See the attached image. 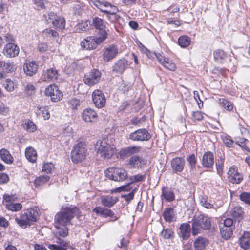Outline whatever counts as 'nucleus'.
<instances>
[{
  "instance_id": "nucleus-14",
  "label": "nucleus",
  "mask_w": 250,
  "mask_h": 250,
  "mask_svg": "<svg viewBox=\"0 0 250 250\" xmlns=\"http://www.w3.org/2000/svg\"><path fill=\"white\" fill-rule=\"evenodd\" d=\"M228 178L229 181L233 184H239L242 181L243 176L239 173L237 167L232 166L228 171Z\"/></svg>"
},
{
  "instance_id": "nucleus-56",
  "label": "nucleus",
  "mask_w": 250,
  "mask_h": 250,
  "mask_svg": "<svg viewBox=\"0 0 250 250\" xmlns=\"http://www.w3.org/2000/svg\"><path fill=\"white\" fill-rule=\"evenodd\" d=\"M54 169V165L52 163H46L43 164L42 170L46 173H50Z\"/></svg>"
},
{
  "instance_id": "nucleus-9",
  "label": "nucleus",
  "mask_w": 250,
  "mask_h": 250,
  "mask_svg": "<svg viewBox=\"0 0 250 250\" xmlns=\"http://www.w3.org/2000/svg\"><path fill=\"white\" fill-rule=\"evenodd\" d=\"M46 21L48 23H51L55 28L63 29L65 26V20L62 16H58L53 12H50L46 18Z\"/></svg>"
},
{
  "instance_id": "nucleus-53",
  "label": "nucleus",
  "mask_w": 250,
  "mask_h": 250,
  "mask_svg": "<svg viewBox=\"0 0 250 250\" xmlns=\"http://www.w3.org/2000/svg\"><path fill=\"white\" fill-rule=\"evenodd\" d=\"M68 104L72 110H77L80 105V102L78 99L72 98L68 101Z\"/></svg>"
},
{
  "instance_id": "nucleus-4",
  "label": "nucleus",
  "mask_w": 250,
  "mask_h": 250,
  "mask_svg": "<svg viewBox=\"0 0 250 250\" xmlns=\"http://www.w3.org/2000/svg\"><path fill=\"white\" fill-rule=\"evenodd\" d=\"M210 228V220L208 217L200 214L193 219L192 224V233L193 235L196 236L199 233L201 229L208 230Z\"/></svg>"
},
{
  "instance_id": "nucleus-63",
  "label": "nucleus",
  "mask_w": 250,
  "mask_h": 250,
  "mask_svg": "<svg viewBox=\"0 0 250 250\" xmlns=\"http://www.w3.org/2000/svg\"><path fill=\"white\" fill-rule=\"evenodd\" d=\"M135 189H132V191L128 193V194L122 195V197L125 199V200L129 203L130 201H131L134 196Z\"/></svg>"
},
{
  "instance_id": "nucleus-27",
  "label": "nucleus",
  "mask_w": 250,
  "mask_h": 250,
  "mask_svg": "<svg viewBox=\"0 0 250 250\" xmlns=\"http://www.w3.org/2000/svg\"><path fill=\"white\" fill-rule=\"evenodd\" d=\"M208 244V240L207 238L199 236L194 242V247L195 250H204Z\"/></svg>"
},
{
  "instance_id": "nucleus-49",
  "label": "nucleus",
  "mask_w": 250,
  "mask_h": 250,
  "mask_svg": "<svg viewBox=\"0 0 250 250\" xmlns=\"http://www.w3.org/2000/svg\"><path fill=\"white\" fill-rule=\"evenodd\" d=\"M233 220L230 218H226L225 219H221L219 221V227L223 228H233L232 227Z\"/></svg>"
},
{
  "instance_id": "nucleus-16",
  "label": "nucleus",
  "mask_w": 250,
  "mask_h": 250,
  "mask_svg": "<svg viewBox=\"0 0 250 250\" xmlns=\"http://www.w3.org/2000/svg\"><path fill=\"white\" fill-rule=\"evenodd\" d=\"M118 53V48L113 45H110L104 50L103 59L105 62H108L114 58Z\"/></svg>"
},
{
  "instance_id": "nucleus-33",
  "label": "nucleus",
  "mask_w": 250,
  "mask_h": 250,
  "mask_svg": "<svg viewBox=\"0 0 250 250\" xmlns=\"http://www.w3.org/2000/svg\"><path fill=\"white\" fill-rule=\"evenodd\" d=\"M36 113L37 116H41L44 120H48L50 118V113L46 106L38 105L36 106Z\"/></svg>"
},
{
  "instance_id": "nucleus-54",
  "label": "nucleus",
  "mask_w": 250,
  "mask_h": 250,
  "mask_svg": "<svg viewBox=\"0 0 250 250\" xmlns=\"http://www.w3.org/2000/svg\"><path fill=\"white\" fill-rule=\"evenodd\" d=\"M221 138L223 143L227 147H231L233 146V141L229 136L223 135L221 136Z\"/></svg>"
},
{
  "instance_id": "nucleus-32",
  "label": "nucleus",
  "mask_w": 250,
  "mask_h": 250,
  "mask_svg": "<svg viewBox=\"0 0 250 250\" xmlns=\"http://www.w3.org/2000/svg\"><path fill=\"white\" fill-rule=\"evenodd\" d=\"M240 245L244 250L250 247V233L244 232L243 235L239 239Z\"/></svg>"
},
{
  "instance_id": "nucleus-60",
  "label": "nucleus",
  "mask_w": 250,
  "mask_h": 250,
  "mask_svg": "<svg viewBox=\"0 0 250 250\" xmlns=\"http://www.w3.org/2000/svg\"><path fill=\"white\" fill-rule=\"evenodd\" d=\"M191 169L195 168L196 160L194 154H192L188 157L187 159Z\"/></svg>"
},
{
  "instance_id": "nucleus-62",
  "label": "nucleus",
  "mask_w": 250,
  "mask_h": 250,
  "mask_svg": "<svg viewBox=\"0 0 250 250\" xmlns=\"http://www.w3.org/2000/svg\"><path fill=\"white\" fill-rule=\"evenodd\" d=\"M193 94H194V98L195 99L196 101L197 102L199 107L200 108H201V107H203V102L201 100V99L200 98L199 94L198 91H194L193 92Z\"/></svg>"
},
{
  "instance_id": "nucleus-42",
  "label": "nucleus",
  "mask_w": 250,
  "mask_h": 250,
  "mask_svg": "<svg viewBox=\"0 0 250 250\" xmlns=\"http://www.w3.org/2000/svg\"><path fill=\"white\" fill-rule=\"evenodd\" d=\"M67 225H61L58 224H55V227L57 229L56 233L60 236L66 237L68 234V228Z\"/></svg>"
},
{
  "instance_id": "nucleus-34",
  "label": "nucleus",
  "mask_w": 250,
  "mask_h": 250,
  "mask_svg": "<svg viewBox=\"0 0 250 250\" xmlns=\"http://www.w3.org/2000/svg\"><path fill=\"white\" fill-rule=\"evenodd\" d=\"M93 24L95 27L100 31V34L99 36H102L103 31L106 32L105 30V25L101 19L98 17L94 18L93 19Z\"/></svg>"
},
{
  "instance_id": "nucleus-10",
  "label": "nucleus",
  "mask_w": 250,
  "mask_h": 250,
  "mask_svg": "<svg viewBox=\"0 0 250 250\" xmlns=\"http://www.w3.org/2000/svg\"><path fill=\"white\" fill-rule=\"evenodd\" d=\"M44 93L46 96H50L51 101L53 102L59 101L63 97L62 92L55 84L49 85L46 88Z\"/></svg>"
},
{
  "instance_id": "nucleus-58",
  "label": "nucleus",
  "mask_w": 250,
  "mask_h": 250,
  "mask_svg": "<svg viewBox=\"0 0 250 250\" xmlns=\"http://www.w3.org/2000/svg\"><path fill=\"white\" fill-rule=\"evenodd\" d=\"M145 177L146 176L145 175L137 174L131 176L129 179L131 183H133L135 182L143 181L145 180Z\"/></svg>"
},
{
  "instance_id": "nucleus-39",
  "label": "nucleus",
  "mask_w": 250,
  "mask_h": 250,
  "mask_svg": "<svg viewBox=\"0 0 250 250\" xmlns=\"http://www.w3.org/2000/svg\"><path fill=\"white\" fill-rule=\"evenodd\" d=\"M230 213L233 218L240 221L243 217L244 211L241 207H235L231 210Z\"/></svg>"
},
{
  "instance_id": "nucleus-36",
  "label": "nucleus",
  "mask_w": 250,
  "mask_h": 250,
  "mask_svg": "<svg viewBox=\"0 0 250 250\" xmlns=\"http://www.w3.org/2000/svg\"><path fill=\"white\" fill-rule=\"evenodd\" d=\"M163 216L166 221L169 223L175 220V216L173 209L171 208H166L163 212Z\"/></svg>"
},
{
  "instance_id": "nucleus-13",
  "label": "nucleus",
  "mask_w": 250,
  "mask_h": 250,
  "mask_svg": "<svg viewBox=\"0 0 250 250\" xmlns=\"http://www.w3.org/2000/svg\"><path fill=\"white\" fill-rule=\"evenodd\" d=\"M92 100L95 106L98 108L103 107L106 103V99L104 93L100 90L97 89L93 91Z\"/></svg>"
},
{
  "instance_id": "nucleus-6",
  "label": "nucleus",
  "mask_w": 250,
  "mask_h": 250,
  "mask_svg": "<svg viewBox=\"0 0 250 250\" xmlns=\"http://www.w3.org/2000/svg\"><path fill=\"white\" fill-rule=\"evenodd\" d=\"M105 176L110 180L121 182L127 177V172L123 168L118 167H109L105 171Z\"/></svg>"
},
{
  "instance_id": "nucleus-2",
  "label": "nucleus",
  "mask_w": 250,
  "mask_h": 250,
  "mask_svg": "<svg viewBox=\"0 0 250 250\" xmlns=\"http://www.w3.org/2000/svg\"><path fill=\"white\" fill-rule=\"evenodd\" d=\"M81 212L76 207H70L57 213L55 216V224L67 225L75 216H79Z\"/></svg>"
},
{
  "instance_id": "nucleus-40",
  "label": "nucleus",
  "mask_w": 250,
  "mask_h": 250,
  "mask_svg": "<svg viewBox=\"0 0 250 250\" xmlns=\"http://www.w3.org/2000/svg\"><path fill=\"white\" fill-rule=\"evenodd\" d=\"M42 35L44 38L52 39L58 37L59 34L57 31L52 29L46 28L43 31Z\"/></svg>"
},
{
  "instance_id": "nucleus-24",
  "label": "nucleus",
  "mask_w": 250,
  "mask_h": 250,
  "mask_svg": "<svg viewBox=\"0 0 250 250\" xmlns=\"http://www.w3.org/2000/svg\"><path fill=\"white\" fill-rule=\"evenodd\" d=\"M128 62L125 59L118 60L113 67V70L117 73H123L128 66Z\"/></svg>"
},
{
  "instance_id": "nucleus-45",
  "label": "nucleus",
  "mask_w": 250,
  "mask_h": 250,
  "mask_svg": "<svg viewBox=\"0 0 250 250\" xmlns=\"http://www.w3.org/2000/svg\"><path fill=\"white\" fill-rule=\"evenodd\" d=\"M2 64V68L4 72L6 73H10L14 71L16 69L15 65L13 62H5Z\"/></svg>"
},
{
  "instance_id": "nucleus-22",
  "label": "nucleus",
  "mask_w": 250,
  "mask_h": 250,
  "mask_svg": "<svg viewBox=\"0 0 250 250\" xmlns=\"http://www.w3.org/2000/svg\"><path fill=\"white\" fill-rule=\"evenodd\" d=\"M214 162V156L210 151L204 153L202 159V165L207 168H211L213 167Z\"/></svg>"
},
{
  "instance_id": "nucleus-5",
  "label": "nucleus",
  "mask_w": 250,
  "mask_h": 250,
  "mask_svg": "<svg viewBox=\"0 0 250 250\" xmlns=\"http://www.w3.org/2000/svg\"><path fill=\"white\" fill-rule=\"evenodd\" d=\"M86 145L83 142H79L73 147L71 153V158L73 163L77 164L84 160L86 156Z\"/></svg>"
},
{
  "instance_id": "nucleus-55",
  "label": "nucleus",
  "mask_w": 250,
  "mask_h": 250,
  "mask_svg": "<svg viewBox=\"0 0 250 250\" xmlns=\"http://www.w3.org/2000/svg\"><path fill=\"white\" fill-rule=\"evenodd\" d=\"M217 174L219 176H222L223 173L224 160L222 159L218 160L216 163Z\"/></svg>"
},
{
  "instance_id": "nucleus-15",
  "label": "nucleus",
  "mask_w": 250,
  "mask_h": 250,
  "mask_svg": "<svg viewBox=\"0 0 250 250\" xmlns=\"http://www.w3.org/2000/svg\"><path fill=\"white\" fill-rule=\"evenodd\" d=\"M19 50V47L17 45L9 42L4 47L3 54L7 57L13 58L18 55Z\"/></svg>"
},
{
  "instance_id": "nucleus-12",
  "label": "nucleus",
  "mask_w": 250,
  "mask_h": 250,
  "mask_svg": "<svg viewBox=\"0 0 250 250\" xmlns=\"http://www.w3.org/2000/svg\"><path fill=\"white\" fill-rule=\"evenodd\" d=\"M151 138L149 132L145 129H140L129 135V138L133 141H147Z\"/></svg>"
},
{
  "instance_id": "nucleus-51",
  "label": "nucleus",
  "mask_w": 250,
  "mask_h": 250,
  "mask_svg": "<svg viewBox=\"0 0 250 250\" xmlns=\"http://www.w3.org/2000/svg\"><path fill=\"white\" fill-rule=\"evenodd\" d=\"M14 82L10 79H6L3 82V86L4 88L8 92H12L14 90Z\"/></svg>"
},
{
  "instance_id": "nucleus-64",
  "label": "nucleus",
  "mask_w": 250,
  "mask_h": 250,
  "mask_svg": "<svg viewBox=\"0 0 250 250\" xmlns=\"http://www.w3.org/2000/svg\"><path fill=\"white\" fill-rule=\"evenodd\" d=\"M48 248L50 250H67L66 248L60 246H57L55 244H49Z\"/></svg>"
},
{
  "instance_id": "nucleus-37",
  "label": "nucleus",
  "mask_w": 250,
  "mask_h": 250,
  "mask_svg": "<svg viewBox=\"0 0 250 250\" xmlns=\"http://www.w3.org/2000/svg\"><path fill=\"white\" fill-rule=\"evenodd\" d=\"M221 237L225 240L229 239L232 234L234 228L219 227Z\"/></svg>"
},
{
  "instance_id": "nucleus-3",
  "label": "nucleus",
  "mask_w": 250,
  "mask_h": 250,
  "mask_svg": "<svg viewBox=\"0 0 250 250\" xmlns=\"http://www.w3.org/2000/svg\"><path fill=\"white\" fill-rule=\"evenodd\" d=\"M38 217L39 213L37 208H30L24 213L21 214L19 217H16L15 221L20 227L25 228L36 222Z\"/></svg>"
},
{
  "instance_id": "nucleus-41",
  "label": "nucleus",
  "mask_w": 250,
  "mask_h": 250,
  "mask_svg": "<svg viewBox=\"0 0 250 250\" xmlns=\"http://www.w3.org/2000/svg\"><path fill=\"white\" fill-rule=\"evenodd\" d=\"M58 78V73L56 70L50 68L47 70L44 75L43 79L45 81L55 80Z\"/></svg>"
},
{
  "instance_id": "nucleus-61",
  "label": "nucleus",
  "mask_w": 250,
  "mask_h": 250,
  "mask_svg": "<svg viewBox=\"0 0 250 250\" xmlns=\"http://www.w3.org/2000/svg\"><path fill=\"white\" fill-rule=\"evenodd\" d=\"M192 118L195 120L201 121L203 118V115L201 111H193L192 112Z\"/></svg>"
},
{
  "instance_id": "nucleus-23",
  "label": "nucleus",
  "mask_w": 250,
  "mask_h": 250,
  "mask_svg": "<svg viewBox=\"0 0 250 250\" xmlns=\"http://www.w3.org/2000/svg\"><path fill=\"white\" fill-rule=\"evenodd\" d=\"M141 151V147L138 146H129L123 148L120 152L122 158L128 157L131 155L138 153Z\"/></svg>"
},
{
  "instance_id": "nucleus-11",
  "label": "nucleus",
  "mask_w": 250,
  "mask_h": 250,
  "mask_svg": "<svg viewBox=\"0 0 250 250\" xmlns=\"http://www.w3.org/2000/svg\"><path fill=\"white\" fill-rule=\"evenodd\" d=\"M98 4H96L98 8L102 12L106 13L108 19H110L109 15L116 16V13L118 11V8L107 2H100L98 1Z\"/></svg>"
},
{
  "instance_id": "nucleus-59",
  "label": "nucleus",
  "mask_w": 250,
  "mask_h": 250,
  "mask_svg": "<svg viewBox=\"0 0 250 250\" xmlns=\"http://www.w3.org/2000/svg\"><path fill=\"white\" fill-rule=\"evenodd\" d=\"M35 4L40 9H44L48 4L46 0H35Z\"/></svg>"
},
{
  "instance_id": "nucleus-35",
  "label": "nucleus",
  "mask_w": 250,
  "mask_h": 250,
  "mask_svg": "<svg viewBox=\"0 0 250 250\" xmlns=\"http://www.w3.org/2000/svg\"><path fill=\"white\" fill-rule=\"evenodd\" d=\"M26 159L30 162L34 163L36 161L37 154L36 150L32 147H27L25 151Z\"/></svg>"
},
{
  "instance_id": "nucleus-52",
  "label": "nucleus",
  "mask_w": 250,
  "mask_h": 250,
  "mask_svg": "<svg viewBox=\"0 0 250 250\" xmlns=\"http://www.w3.org/2000/svg\"><path fill=\"white\" fill-rule=\"evenodd\" d=\"M161 235L164 239H170L174 237V232L170 229H164L161 233Z\"/></svg>"
},
{
  "instance_id": "nucleus-19",
  "label": "nucleus",
  "mask_w": 250,
  "mask_h": 250,
  "mask_svg": "<svg viewBox=\"0 0 250 250\" xmlns=\"http://www.w3.org/2000/svg\"><path fill=\"white\" fill-rule=\"evenodd\" d=\"M146 160L142 157L134 156L129 159V164L133 168H139L146 164Z\"/></svg>"
},
{
  "instance_id": "nucleus-7",
  "label": "nucleus",
  "mask_w": 250,
  "mask_h": 250,
  "mask_svg": "<svg viewBox=\"0 0 250 250\" xmlns=\"http://www.w3.org/2000/svg\"><path fill=\"white\" fill-rule=\"evenodd\" d=\"M107 36V32L103 31L102 36H98L95 38L94 37H87L83 41L81 42V45L82 48L87 50L95 49L98 44H100L106 39Z\"/></svg>"
},
{
  "instance_id": "nucleus-30",
  "label": "nucleus",
  "mask_w": 250,
  "mask_h": 250,
  "mask_svg": "<svg viewBox=\"0 0 250 250\" xmlns=\"http://www.w3.org/2000/svg\"><path fill=\"white\" fill-rule=\"evenodd\" d=\"M179 229L180 236L183 239H187L189 237L191 231L190 225L188 223H183L180 225Z\"/></svg>"
},
{
  "instance_id": "nucleus-43",
  "label": "nucleus",
  "mask_w": 250,
  "mask_h": 250,
  "mask_svg": "<svg viewBox=\"0 0 250 250\" xmlns=\"http://www.w3.org/2000/svg\"><path fill=\"white\" fill-rule=\"evenodd\" d=\"M132 84V82L129 81L127 79L123 80L120 83V90L123 92H127L131 88Z\"/></svg>"
},
{
  "instance_id": "nucleus-57",
  "label": "nucleus",
  "mask_w": 250,
  "mask_h": 250,
  "mask_svg": "<svg viewBox=\"0 0 250 250\" xmlns=\"http://www.w3.org/2000/svg\"><path fill=\"white\" fill-rule=\"evenodd\" d=\"M240 198L245 203L250 205V193L243 192L240 195Z\"/></svg>"
},
{
  "instance_id": "nucleus-48",
  "label": "nucleus",
  "mask_w": 250,
  "mask_h": 250,
  "mask_svg": "<svg viewBox=\"0 0 250 250\" xmlns=\"http://www.w3.org/2000/svg\"><path fill=\"white\" fill-rule=\"evenodd\" d=\"M50 177L48 175H42L37 177L34 180V185L36 187L40 186L43 184L48 182Z\"/></svg>"
},
{
  "instance_id": "nucleus-21",
  "label": "nucleus",
  "mask_w": 250,
  "mask_h": 250,
  "mask_svg": "<svg viewBox=\"0 0 250 250\" xmlns=\"http://www.w3.org/2000/svg\"><path fill=\"white\" fill-rule=\"evenodd\" d=\"M97 117V114L95 111L91 108L84 109L82 114L83 120L87 122H92L96 121Z\"/></svg>"
},
{
  "instance_id": "nucleus-26",
  "label": "nucleus",
  "mask_w": 250,
  "mask_h": 250,
  "mask_svg": "<svg viewBox=\"0 0 250 250\" xmlns=\"http://www.w3.org/2000/svg\"><path fill=\"white\" fill-rule=\"evenodd\" d=\"M161 199H165L166 201L171 202L175 199V195L170 189L168 187H163L162 188Z\"/></svg>"
},
{
  "instance_id": "nucleus-50",
  "label": "nucleus",
  "mask_w": 250,
  "mask_h": 250,
  "mask_svg": "<svg viewBox=\"0 0 250 250\" xmlns=\"http://www.w3.org/2000/svg\"><path fill=\"white\" fill-rule=\"evenodd\" d=\"M22 206L20 203H9L6 205V208L7 209L12 211H17L22 208Z\"/></svg>"
},
{
  "instance_id": "nucleus-1",
  "label": "nucleus",
  "mask_w": 250,
  "mask_h": 250,
  "mask_svg": "<svg viewBox=\"0 0 250 250\" xmlns=\"http://www.w3.org/2000/svg\"><path fill=\"white\" fill-rule=\"evenodd\" d=\"M95 148L97 152L104 158H110L116 152L115 145L107 137L99 139Z\"/></svg>"
},
{
  "instance_id": "nucleus-18",
  "label": "nucleus",
  "mask_w": 250,
  "mask_h": 250,
  "mask_svg": "<svg viewBox=\"0 0 250 250\" xmlns=\"http://www.w3.org/2000/svg\"><path fill=\"white\" fill-rule=\"evenodd\" d=\"M38 69V64L35 61L26 62L23 65L24 73L28 76H32L35 74Z\"/></svg>"
},
{
  "instance_id": "nucleus-29",
  "label": "nucleus",
  "mask_w": 250,
  "mask_h": 250,
  "mask_svg": "<svg viewBox=\"0 0 250 250\" xmlns=\"http://www.w3.org/2000/svg\"><path fill=\"white\" fill-rule=\"evenodd\" d=\"M118 200V198L117 197L108 195L103 197L101 198V203L104 207L110 208L113 206Z\"/></svg>"
},
{
  "instance_id": "nucleus-28",
  "label": "nucleus",
  "mask_w": 250,
  "mask_h": 250,
  "mask_svg": "<svg viewBox=\"0 0 250 250\" xmlns=\"http://www.w3.org/2000/svg\"><path fill=\"white\" fill-rule=\"evenodd\" d=\"M228 56L225 52L220 49H217L214 51L213 58L214 60L220 63H223L226 61Z\"/></svg>"
},
{
  "instance_id": "nucleus-20",
  "label": "nucleus",
  "mask_w": 250,
  "mask_h": 250,
  "mask_svg": "<svg viewBox=\"0 0 250 250\" xmlns=\"http://www.w3.org/2000/svg\"><path fill=\"white\" fill-rule=\"evenodd\" d=\"M157 60L166 68L170 71H174L175 70L176 66L172 60L162 56V55L158 56L157 57Z\"/></svg>"
},
{
  "instance_id": "nucleus-38",
  "label": "nucleus",
  "mask_w": 250,
  "mask_h": 250,
  "mask_svg": "<svg viewBox=\"0 0 250 250\" xmlns=\"http://www.w3.org/2000/svg\"><path fill=\"white\" fill-rule=\"evenodd\" d=\"M218 102L220 106L227 111H230L233 109V105L232 103L226 99L220 98Z\"/></svg>"
},
{
  "instance_id": "nucleus-31",
  "label": "nucleus",
  "mask_w": 250,
  "mask_h": 250,
  "mask_svg": "<svg viewBox=\"0 0 250 250\" xmlns=\"http://www.w3.org/2000/svg\"><path fill=\"white\" fill-rule=\"evenodd\" d=\"M0 158L5 163L11 164L14 161V158L6 149L2 148L0 150Z\"/></svg>"
},
{
  "instance_id": "nucleus-25",
  "label": "nucleus",
  "mask_w": 250,
  "mask_h": 250,
  "mask_svg": "<svg viewBox=\"0 0 250 250\" xmlns=\"http://www.w3.org/2000/svg\"><path fill=\"white\" fill-rule=\"evenodd\" d=\"M92 211L97 215H100L103 217H113L114 215V212L111 210L102 208L100 206L93 208Z\"/></svg>"
},
{
  "instance_id": "nucleus-8",
  "label": "nucleus",
  "mask_w": 250,
  "mask_h": 250,
  "mask_svg": "<svg viewBox=\"0 0 250 250\" xmlns=\"http://www.w3.org/2000/svg\"><path fill=\"white\" fill-rule=\"evenodd\" d=\"M101 74L98 69H93L86 73L83 77L84 83L89 86L97 84L100 81Z\"/></svg>"
},
{
  "instance_id": "nucleus-47",
  "label": "nucleus",
  "mask_w": 250,
  "mask_h": 250,
  "mask_svg": "<svg viewBox=\"0 0 250 250\" xmlns=\"http://www.w3.org/2000/svg\"><path fill=\"white\" fill-rule=\"evenodd\" d=\"M190 38L187 36H181L178 40L179 45L183 48L188 46L190 44Z\"/></svg>"
},
{
  "instance_id": "nucleus-44",
  "label": "nucleus",
  "mask_w": 250,
  "mask_h": 250,
  "mask_svg": "<svg viewBox=\"0 0 250 250\" xmlns=\"http://www.w3.org/2000/svg\"><path fill=\"white\" fill-rule=\"evenodd\" d=\"M23 128L29 132H34L37 130L36 125L30 120H25L23 124Z\"/></svg>"
},
{
  "instance_id": "nucleus-46",
  "label": "nucleus",
  "mask_w": 250,
  "mask_h": 250,
  "mask_svg": "<svg viewBox=\"0 0 250 250\" xmlns=\"http://www.w3.org/2000/svg\"><path fill=\"white\" fill-rule=\"evenodd\" d=\"M200 203L202 206L208 209L216 208L212 203V201L209 200L206 197H202L200 199Z\"/></svg>"
},
{
  "instance_id": "nucleus-17",
  "label": "nucleus",
  "mask_w": 250,
  "mask_h": 250,
  "mask_svg": "<svg viewBox=\"0 0 250 250\" xmlns=\"http://www.w3.org/2000/svg\"><path fill=\"white\" fill-rule=\"evenodd\" d=\"M185 160L181 157H176L171 161V167L175 172H181L184 168Z\"/></svg>"
}]
</instances>
